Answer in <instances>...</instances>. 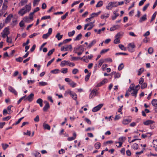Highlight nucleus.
<instances>
[{
    "mask_svg": "<svg viewBox=\"0 0 157 157\" xmlns=\"http://www.w3.org/2000/svg\"><path fill=\"white\" fill-rule=\"evenodd\" d=\"M91 75V73H88L87 75H86L85 77V80L86 82L90 78V77Z\"/></svg>",
    "mask_w": 157,
    "mask_h": 157,
    "instance_id": "49",
    "label": "nucleus"
},
{
    "mask_svg": "<svg viewBox=\"0 0 157 157\" xmlns=\"http://www.w3.org/2000/svg\"><path fill=\"white\" fill-rule=\"evenodd\" d=\"M105 62V60L103 59H100L98 62V67H100L102 64Z\"/></svg>",
    "mask_w": 157,
    "mask_h": 157,
    "instance_id": "34",
    "label": "nucleus"
},
{
    "mask_svg": "<svg viewBox=\"0 0 157 157\" xmlns=\"http://www.w3.org/2000/svg\"><path fill=\"white\" fill-rule=\"evenodd\" d=\"M69 94L71 97L74 100H76L77 98V95L74 92L71 91L70 90L68 89L66 91L64 94L65 95Z\"/></svg>",
    "mask_w": 157,
    "mask_h": 157,
    "instance_id": "2",
    "label": "nucleus"
},
{
    "mask_svg": "<svg viewBox=\"0 0 157 157\" xmlns=\"http://www.w3.org/2000/svg\"><path fill=\"white\" fill-rule=\"evenodd\" d=\"M135 47V45L134 43H131L128 44V51L131 52H132L135 51L134 48Z\"/></svg>",
    "mask_w": 157,
    "mask_h": 157,
    "instance_id": "8",
    "label": "nucleus"
},
{
    "mask_svg": "<svg viewBox=\"0 0 157 157\" xmlns=\"http://www.w3.org/2000/svg\"><path fill=\"white\" fill-rule=\"evenodd\" d=\"M60 65L62 67H64L66 65H68L71 67H73L75 66V64L71 62L69 60H63L61 62Z\"/></svg>",
    "mask_w": 157,
    "mask_h": 157,
    "instance_id": "4",
    "label": "nucleus"
},
{
    "mask_svg": "<svg viewBox=\"0 0 157 157\" xmlns=\"http://www.w3.org/2000/svg\"><path fill=\"white\" fill-rule=\"evenodd\" d=\"M149 3H147V4H146L143 7V10L144 11H145L146 10V9L147 8V7L149 6Z\"/></svg>",
    "mask_w": 157,
    "mask_h": 157,
    "instance_id": "63",
    "label": "nucleus"
},
{
    "mask_svg": "<svg viewBox=\"0 0 157 157\" xmlns=\"http://www.w3.org/2000/svg\"><path fill=\"white\" fill-rule=\"evenodd\" d=\"M141 88L142 89H144L145 88L147 87V85L146 83H144L141 84Z\"/></svg>",
    "mask_w": 157,
    "mask_h": 157,
    "instance_id": "55",
    "label": "nucleus"
},
{
    "mask_svg": "<svg viewBox=\"0 0 157 157\" xmlns=\"http://www.w3.org/2000/svg\"><path fill=\"white\" fill-rule=\"evenodd\" d=\"M73 136L71 137H69L67 138V140L69 141H71L75 140L76 136V134L75 132L73 133Z\"/></svg>",
    "mask_w": 157,
    "mask_h": 157,
    "instance_id": "21",
    "label": "nucleus"
},
{
    "mask_svg": "<svg viewBox=\"0 0 157 157\" xmlns=\"http://www.w3.org/2000/svg\"><path fill=\"white\" fill-rule=\"evenodd\" d=\"M2 147L4 150H5L7 148L9 147V145L3 143L2 144Z\"/></svg>",
    "mask_w": 157,
    "mask_h": 157,
    "instance_id": "46",
    "label": "nucleus"
},
{
    "mask_svg": "<svg viewBox=\"0 0 157 157\" xmlns=\"http://www.w3.org/2000/svg\"><path fill=\"white\" fill-rule=\"evenodd\" d=\"M44 102L45 103V105L43 108V110L44 111L46 112L50 108V106L48 102L44 101Z\"/></svg>",
    "mask_w": 157,
    "mask_h": 157,
    "instance_id": "13",
    "label": "nucleus"
},
{
    "mask_svg": "<svg viewBox=\"0 0 157 157\" xmlns=\"http://www.w3.org/2000/svg\"><path fill=\"white\" fill-rule=\"evenodd\" d=\"M13 17V15L12 14H10L6 18L5 21L6 23H8L10 21L11 19Z\"/></svg>",
    "mask_w": 157,
    "mask_h": 157,
    "instance_id": "22",
    "label": "nucleus"
},
{
    "mask_svg": "<svg viewBox=\"0 0 157 157\" xmlns=\"http://www.w3.org/2000/svg\"><path fill=\"white\" fill-rule=\"evenodd\" d=\"M75 33V30H73L71 32H68V34L69 37H71L74 35Z\"/></svg>",
    "mask_w": 157,
    "mask_h": 157,
    "instance_id": "43",
    "label": "nucleus"
},
{
    "mask_svg": "<svg viewBox=\"0 0 157 157\" xmlns=\"http://www.w3.org/2000/svg\"><path fill=\"white\" fill-rule=\"evenodd\" d=\"M132 120L130 119H124L122 121V123L124 124H127L131 122Z\"/></svg>",
    "mask_w": 157,
    "mask_h": 157,
    "instance_id": "20",
    "label": "nucleus"
},
{
    "mask_svg": "<svg viewBox=\"0 0 157 157\" xmlns=\"http://www.w3.org/2000/svg\"><path fill=\"white\" fill-rule=\"evenodd\" d=\"M54 49H52V50L49 51L48 53V56H49L52 55L53 53L54 52Z\"/></svg>",
    "mask_w": 157,
    "mask_h": 157,
    "instance_id": "62",
    "label": "nucleus"
},
{
    "mask_svg": "<svg viewBox=\"0 0 157 157\" xmlns=\"http://www.w3.org/2000/svg\"><path fill=\"white\" fill-rule=\"evenodd\" d=\"M9 33V29L8 27H6L4 29L3 31L1 33V34L2 35V37L5 38L6 36H7Z\"/></svg>",
    "mask_w": 157,
    "mask_h": 157,
    "instance_id": "6",
    "label": "nucleus"
},
{
    "mask_svg": "<svg viewBox=\"0 0 157 157\" xmlns=\"http://www.w3.org/2000/svg\"><path fill=\"white\" fill-rule=\"evenodd\" d=\"M103 104H99L97 106L94 107L92 109L93 112H95L99 111L103 106Z\"/></svg>",
    "mask_w": 157,
    "mask_h": 157,
    "instance_id": "10",
    "label": "nucleus"
},
{
    "mask_svg": "<svg viewBox=\"0 0 157 157\" xmlns=\"http://www.w3.org/2000/svg\"><path fill=\"white\" fill-rule=\"evenodd\" d=\"M101 13V11H99L97 13H92L90 14V16L92 18H93L94 17H97Z\"/></svg>",
    "mask_w": 157,
    "mask_h": 157,
    "instance_id": "18",
    "label": "nucleus"
},
{
    "mask_svg": "<svg viewBox=\"0 0 157 157\" xmlns=\"http://www.w3.org/2000/svg\"><path fill=\"white\" fill-rule=\"evenodd\" d=\"M154 123V121L151 120H148L146 121H144L143 124L145 125H149L153 124Z\"/></svg>",
    "mask_w": 157,
    "mask_h": 157,
    "instance_id": "16",
    "label": "nucleus"
},
{
    "mask_svg": "<svg viewBox=\"0 0 157 157\" xmlns=\"http://www.w3.org/2000/svg\"><path fill=\"white\" fill-rule=\"evenodd\" d=\"M117 11H114L113 12V13L114 14L115 16L112 17V19L113 20H114L116 19L117 17L119 15V14L117 13Z\"/></svg>",
    "mask_w": 157,
    "mask_h": 157,
    "instance_id": "30",
    "label": "nucleus"
},
{
    "mask_svg": "<svg viewBox=\"0 0 157 157\" xmlns=\"http://www.w3.org/2000/svg\"><path fill=\"white\" fill-rule=\"evenodd\" d=\"M109 14L105 13L101 15V18L102 19H106L109 17Z\"/></svg>",
    "mask_w": 157,
    "mask_h": 157,
    "instance_id": "28",
    "label": "nucleus"
},
{
    "mask_svg": "<svg viewBox=\"0 0 157 157\" xmlns=\"http://www.w3.org/2000/svg\"><path fill=\"white\" fill-rule=\"evenodd\" d=\"M23 60V58L20 57H19L18 58H16V60L17 62H21Z\"/></svg>",
    "mask_w": 157,
    "mask_h": 157,
    "instance_id": "58",
    "label": "nucleus"
},
{
    "mask_svg": "<svg viewBox=\"0 0 157 157\" xmlns=\"http://www.w3.org/2000/svg\"><path fill=\"white\" fill-rule=\"evenodd\" d=\"M153 147L154 148L157 147V139L154 140L153 141Z\"/></svg>",
    "mask_w": 157,
    "mask_h": 157,
    "instance_id": "56",
    "label": "nucleus"
},
{
    "mask_svg": "<svg viewBox=\"0 0 157 157\" xmlns=\"http://www.w3.org/2000/svg\"><path fill=\"white\" fill-rule=\"evenodd\" d=\"M124 66L123 63H121L118 67V70L119 71L121 70L122 69L124 68Z\"/></svg>",
    "mask_w": 157,
    "mask_h": 157,
    "instance_id": "48",
    "label": "nucleus"
},
{
    "mask_svg": "<svg viewBox=\"0 0 157 157\" xmlns=\"http://www.w3.org/2000/svg\"><path fill=\"white\" fill-rule=\"evenodd\" d=\"M9 90L15 95H17V93L16 90L11 86H9L8 87Z\"/></svg>",
    "mask_w": 157,
    "mask_h": 157,
    "instance_id": "14",
    "label": "nucleus"
},
{
    "mask_svg": "<svg viewBox=\"0 0 157 157\" xmlns=\"http://www.w3.org/2000/svg\"><path fill=\"white\" fill-rule=\"evenodd\" d=\"M43 126L45 129H48V130L50 129L51 128L49 125L45 123H43Z\"/></svg>",
    "mask_w": 157,
    "mask_h": 157,
    "instance_id": "24",
    "label": "nucleus"
},
{
    "mask_svg": "<svg viewBox=\"0 0 157 157\" xmlns=\"http://www.w3.org/2000/svg\"><path fill=\"white\" fill-rule=\"evenodd\" d=\"M32 154L35 157H40L41 156L40 153L36 151H34Z\"/></svg>",
    "mask_w": 157,
    "mask_h": 157,
    "instance_id": "27",
    "label": "nucleus"
},
{
    "mask_svg": "<svg viewBox=\"0 0 157 157\" xmlns=\"http://www.w3.org/2000/svg\"><path fill=\"white\" fill-rule=\"evenodd\" d=\"M68 71V69L66 68H63L61 70V72L63 74H66Z\"/></svg>",
    "mask_w": 157,
    "mask_h": 157,
    "instance_id": "39",
    "label": "nucleus"
},
{
    "mask_svg": "<svg viewBox=\"0 0 157 157\" xmlns=\"http://www.w3.org/2000/svg\"><path fill=\"white\" fill-rule=\"evenodd\" d=\"M33 15H34V14L32 12L30 13L29 15V19H30L32 21L33 20Z\"/></svg>",
    "mask_w": 157,
    "mask_h": 157,
    "instance_id": "57",
    "label": "nucleus"
},
{
    "mask_svg": "<svg viewBox=\"0 0 157 157\" xmlns=\"http://www.w3.org/2000/svg\"><path fill=\"white\" fill-rule=\"evenodd\" d=\"M152 135V133L151 132H148L145 134H142L141 135V137L143 138H145L147 137L150 136Z\"/></svg>",
    "mask_w": 157,
    "mask_h": 157,
    "instance_id": "25",
    "label": "nucleus"
},
{
    "mask_svg": "<svg viewBox=\"0 0 157 157\" xmlns=\"http://www.w3.org/2000/svg\"><path fill=\"white\" fill-rule=\"evenodd\" d=\"M118 46L119 48L122 50L126 51L127 50L126 48L123 45L120 44Z\"/></svg>",
    "mask_w": 157,
    "mask_h": 157,
    "instance_id": "40",
    "label": "nucleus"
},
{
    "mask_svg": "<svg viewBox=\"0 0 157 157\" xmlns=\"http://www.w3.org/2000/svg\"><path fill=\"white\" fill-rule=\"evenodd\" d=\"M33 96L34 94L33 93H31L29 96L26 97L27 100L30 102L33 100Z\"/></svg>",
    "mask_w": 157,
    "mask_h": 157,
    "instance_id": "19",
    "label": "nucleus"
},
{
    "mask_svg": "<svg viewBox=\"0 0 157 157\" xmlns=\"http://www.w3.org/2000/svg\"><path fill=\"white\" fill-rule=\"evenodd\" d=\"M80 2V1H78L75 2H74L71 5L72 7H73L75 5L78 4Z\"/></svg>",
    "mask_w": 157,
    "mask_h": 157,
    "instance_id": "61",
    "label": "nucleus"
},
{
    "mask_svg": "<svg viewBox=\"0 0 157 157\" xmlns=\"http://www.w3.org/2000/svg\"><path fill=\"white\" fill-rule=\"evenodd\" d=\"M78 70L76 68L74 69L72 71V73L74 75L78 73Z\"/></svg>",
    "mask_w": 157,
    "mask_h": 157,
    "instance_id": "54",
    "label": "nucleus"
},
{
    "mask_svg": "<svg viewBox=\"0 0 157 157\" xmlns=\"http://www.w3.org/2000/svg\"><path fill=\"white\" fill-rule=\"evenodd\" d=\"M28 2V0H21L20 2L21 6H23Z\"/></svg>",
    "mask_w": 157,
    "mask_h": 157,
    "instance_id": "45",
    "label": "nucleus"
},
{
    "mask_svg": "<svg viewBox=\"0 0 157 157\" xmlns=\"http://www.w3.org/2000/svg\"><path fill=\"white\" fill-rule=\"evenodd\" d=\"M138 145L137 144L135 143L132 146V148L134 150H136L138 149Z\"/></svg>",
    "mask_w": 157,
    "mask_h": 157,
    "instance_id": "44",
    "label": "nucleus"
},
{
    "mask_svg": "<svg viewBox=\"0 0 157 157\" xmlns=\"http://www.w3.org/2000/svg\"><path fill=\"white\" fill-rule=\"evenodd\" d=\"M50 35L47 33L45 34H44L42 36V38L44 39H47Z\"/></svg>",
    "mask_w": 157,
    "mask_h": 157,
    "instance_id": "52",
    "label": "nucleus"
},
{
    "mask_svg": "<svg viewBox=\"0 0 157 157\" xmlns=\"http://www.w3.org/2000/svg\"><path fill=\"white\" fill-rule=\"evenodd\" d=\"M111 75H114V78H118L121 77V74L119 72H116L113 71L111 73Z\"/></svg>",
    "mask_w": 157,
    "mask_h": 157,
    "instance_id": "15",
    "label": "nucleus"
},
{
    "mask_svg": "<svg viewBox=\"0 0 157 157\" xmlns=\"http://www.w3.org/2000/svg\"><path fill=\"white\" fill-rule=\"evenodd\" d=\"M144 71V69L143 68H140L138 71H137L138 75H140Z\"/></svg>",
    "mask_w": 157,
    "mask_h": 157,
    "instance_id": "36",
    "label": "nucleus"
},
{
    "mask_svg": "<svg viewBox=\"0 0 157 157\" xmlns=\"http://www.w3.org/2000/svg\"><path fill=\"white\" fill-rule=\"evenodd\" d=\"M31 9V4L30 3L20 9L18 12V14L20 16H23L26 13L29 12Z\"/></svg>",
    "mask_w": 157,
    "mask_h": 157,
    "instance_id": "1",
    "label": "nucleus"
},
{
    "mask_svg": "<svg viewBox=\"0 0 157 157\" xmlns=\"http://www.w3.org/2000/svg\"><path fill=\"white\" fill-rule=\"evenodd\" d=\"M98 94V90L96 89H94L91 92L89 96L90 98H92Z\"/></svg>",
    "mask_w": 157,
    "mask_h": 157,
    "instance_id": "9",
    "label": "nucleus"
},
{
    "mask_svg": "<svg viewBox=\"0 0 157 157\" xmlns=\"http://www.w3.org/2000/svg\"><path fill=\"white\" fill-rule=\"evenodd\" d=\"M151 104L152 105L155 107L157 106V99H154L151 101Z\"/></svg>",
    "mask_w": 157,
    "mask_h": 157,
    "instance_id": "37",
    "label": "nucleus"
},
{
    "mask_svg": "<svg viewBox=\"0 0 157 157\" xmlns=\"http://www.w3.org/2000/svg\"><path fill=\"white\" fill-rule=\"evenodd\" d=\"M50 18V16H45L44 17H43L41 18V20H45L47 19H49Z\"/></svg>",
    "mask_w": 157,
    "mask_h": 157,
    "instance_id": "64",
    "label": "nucleus"
},
{
    "mask_svg": "<svg viewBox=\"0 0 157 157\" xmlns=\"http://www.w3.org/2000/svg\"><path fill=\"white\" fill-rule=\"evenodd\" d=\"M146 14H145L139 20V22L140 23L142 22L143 21H145L147 19L146 18Z\"/></svg>",
    "mask_w": 157,
    "mask_h": 157,
    "instance_id": "26",
    "label": "nucleus"
},
{
    "mask_svg": "<svg viewBox=\"0 0 157 157\" xmlns=\"http://www.w3.org/2000/svg\"><path fill=\"white\" fill-rule=\"evenodd\" d=\"M126 140V137L124 136H121L118 139L119 141L118 142H116L115 144H117L118 143H120L121 144H121H122L123 143H124L125 140Z\"/></svg>",
    "mask_w": 157,
    "mask_h": 157,
    "instance_id": "12",
    "label": "nucleus"
},
{
    "mask_svg": "<svg viewBox=\"0 0 157 157\" xmlns=\"http://www.w3.org/2000/svg\"><path fill=\"white\" fill-rule=\"evenodd\" d=\"M103 2L102 1H99L96 6V7H99L102 6L103 5Z\"/></svg>",
    "mask_w": 157,
    "mask_h": 157,
    "instance_id": "41",
    "label": "nucleus"
},
{
    "mask_svg": "<svg viewBox=\"0 0 157 157\" xmlns=\"http://www.w3.org/2000/svg\"><path fill=\"white\" fill-rule=\"evenodd\" d=\"M12 106L10 105L8 106L7 108V110L8 111V114H10L11 113V108Z\"/></svg>",
    "mask_w": 157,
    "mask_h": 157,
    "instance_id": "53",
    "label": "nucleus"
},
{
    "mask_svg": "<svg viewBox=\"0 0 157 157\" xmlns=\"http://www.w3.org/2000/svg\"><path fill=\"white\" fill-rule=\"evenodd\" d=\"M80 59L83 60L84 62L86 63H88L89 62V60L87 59V57L86 56H83Z\"/></svg>",
    "mask_w": 157,
    "mask_h": 157,
    "instance_id": "35",
    "label": "nucleus"
},
{
    "mask_svg": "<svg viewBox=\"0 0 157 157\" xmlns=\"http://www.w3.org/2000/svg\"><path fill=\"white\" fill-rule=\"evenodd\" d=\"M138 121H136V122H132L129 125L131 127H134L136 125V124L138 123Z\"/></svg>",
    "mask_w": 157,
    "mask_h": 157,
    "instance_id": "51",
    "label": "nucleus"
},
{
    "mask_svg": "<svg viewBox=\"0 0 157 157\" xmlns=\"http://www.w3.org/2000/svg\"><path fill=\"white\" fill-rule=\"evenodd\" d=\"M82 35L81 33L78 35L74 40V41H77L80 40L82 38Z\"/></svg>",
    "mask_w": 157,
    "mask_h": 157,
    "instance_id": "32",
    "label": "nucleus"
},
{
    "mask_svg": "<svg viewBox=\"0 0 157 157\" xmlns=\"http://www.w3.org/2000/svg\"><path fill=\"white\" fill-rule=\"evenodd\" d=\"M156 15H157V12H155L153 13V15L152 16L151 18V22L152 21L154 20V19H155V18L156 16Z\"/></svg>",
    "mask_w": 157,
    "mask_h": 157,
    "instance_id": "47",
    "label": "nucleus"
},
{
    "mask_svg": "<svg viewBox=\"0 0 157 157\" xmlns=\"http://www.w3.org/2000/svg\"><path fill=\"white\" fill-rule=\"evenodd\" d=\"M48 85V83L46 82L41 81L39 82V85L40 86H44Z\"/></svg>",
    "mask_w": 157,
    "mask_h": 157,
    "instance_id": "38",
    "label": "nucleus"
},
{
    "mask_svg": "<svg viewBox=\"0 0 157 157\" xmlns=\"http://www.w3.org/2000/svg\"><path fill=\"white\" fill-rule=\"evenodd\" d=\"M109 50V49H102L100 52V54H103L108 51Z\"/></svg>",
    "mask_w": 157,
    "mask_h": 157,
    "instance_id": "50",
    "label": "nucleus"
},
{
    "mask_svg": "<svg viewBox=\"0 0 157 157\" xmlns=\"http://www.w3.org/2000/svg\"><path fill=\"white\" fill-rule=\"evenodd\" d=\"M95 147L97 149H99L101 146V144L99 142H97L94 145Z\"/></svg>",
    "mask_w": 157,
    "mask_h": 157,
    "instance_id": "42",
    "label": "nucleus"
},
{
    "mask_svg": "<svg viewBox=\"0 0 157 157\" xmlns=\"http://www.w3.org/2000/svg\"><path fill=\"white\" fill-rule=\"evenodd\" d=\"M96 41L95 40H93L90 43L89 45L87 47V48H90L92 46L96 44Z\"/></svg>",
    "mask_w": 157,
    "mask_h": 157,
    "instance_id": "23",
    "label": "nucleus"
},
{
    "mask_svg": "<svg viewBox=\"0 0 157 157\" xmlns=\"http://www.w3.org/2000/svg\"><path fill=\"white\" fill-rule=\"evenodd\" d=\"M68 84L70 86H71L73 88L75 87L77 85V84L76 83L72 81L68 83Z\"/></svg>",
    "mask_w": 157,
    "mask_h": 157,
    "instance_id": "29",
    "label": "nucleus"
},
{
    "mask_svg": "<svg viewBox=\"0 0 157 157\" xmlns=\"http://www.w3.org/2000/svg\"><path fill=\"white\" fill-rule=\"evenodd\" d=\"M6 41L7 42L9 43H11L12 42V39L8 37V36H7V40H6Z\"/></svg>",
    "mask_w": 157,
    "mask_h": 157,
    "instance_id": "59",
    "label": "nucleus"
},
{
    "mask_svg": "<svg viewBox=\"0 0 157 157\" xmlns=\"http://www.w3.org/2000/svg\"><path fill=\"white\" fill-rule=\"evenodd\" d=\"M120 34L118 33L115 36V39L114 40L113 43L115 44H118L120 43Z\"/></svg>",
    "mask_w": 157,
    "mask_h": 157,
    "instance_id": "11",
    "label": "nucleus"
},
{
    "mask_svg": "<svg viewBox=\"0 0 157 157\" xmlns=\"http://www.w3.org/2000/svg\"><path fill=\"white\" fill-rule=\"evenodd\" d=\"M65 51H72V47L71 44L66 45L65 46Z\"/></svg>",
    "mask_w": 157,
    "mask_h": 157,
    "instance_id": "17",
    "label": "nucleus"
},
{
    "mask_svg": "<svg viewBox=\"0 0 157 157\" xmlns=\"http://www.w3.org/2000/svg\"><path fill=\"white\" fill-rule=\"evenodd\" d=\"M139 89H135V87L133 86H130L128 89V91L132 92L131 94L132 95L136 98L137 97V94L138 93Z\"/></svg>",
    "mask_w": 157,
    "mask_h": 157,
    "instance_id": "3",
    "label": "nucleus"
},
{
    "mask_svg": "<svg viewBox=\"0 0 157 157\" xmlns=\"http://www.w3.org/2000/svg\"><path fill=\"white\" fill-rule=\"evenodd\" d=\"M63 35H60L59 33H58L56 36V38L58 40H59L62 38Z\"/></svg>",
    "mask_w": 157,
    "mask_h": 157,
    "instance_id": "31",
    "label": "nucleus"
},
{
    "mask_svg": "<svg viewBox=\"0 0 157 157\" xmlns=\"http://www.w3.org/2000/svg\"><path fill=\"white\" fill-rule=\"evenodd\" d=\"M51 72V73L53 74H57L59 73L60 70L58 69H56L52 70Z\"/></svg>",
    "mask_w": 157,
    "mask_h": 157,
    "instance_id": "33",
    "label": "nucleus"
},
{
    "mask_svg": "<svg viewBox=\"0 0 157 157\" xmlns=\"http://www.w3.org/2000/svg\"><path fill=\"white\" fill-rule=\"evenodd\" d=\"M95 22V21H94L93 22L88 23L85 25L84 30H86L88 26H90V27H89L87 29V30H90L92 29L94 26V23Z\"/></svg>",
    "mask_w": 157,
    "mask_h": 157,
    "instance_id": "7",
    "label": "nucleus"
},
{
    "mask_svg": "<svg viewBox=\"0 0 157 157\" xmlns=\"http://www.w3.org/2000/svg\"><path fill=\"white\" fill-rule=\"evenodd\" d=\"M117 6H118V5L117 2H110L106 6V8L108 10H111L113 8L116 7Z\"/></svg>",
    "mask_w": 157,
    "mask_h": 157,
    "instance_id": "5",
    "label": "nucleus"
},
{
    "mask_svg": "<svg viewBox=\"0 0 157 157\" xmlns=\"http://www.w3.org/2000/svg\"><path fill=\"white\" fill-rule=\"evenodd\" d=\"M11 118V117L10 116H8L6 117L3 118L2 119V120L3 121H7L10 119Z\"/></svg>",
    "mask_w": 157,
    "mask_h": 157,
    "instance_id": "60",
    "label": "nucleus"
}]
</instances>
